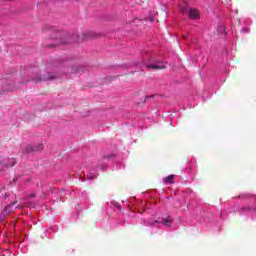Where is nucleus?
I'll use <instances>...</instances> for the list:
<instances>
[{
  "label": "nucleus",
  "instance_id": "obj_1",
  "mask_svg": "<svg viewBox=\"0 0 256 256\" xmlns=\"http://www.w3.org/2000/svg\"><path fill=\"white\" fill-rule=\"evenodd\" d=\"M179 8L182 11V13H187L188 17H190V19H199V11H197L196 9H188L187 8V4H184L183 6H181V4H179Z\"/></svg>",
  "mask_w": 256,
  "mask_h": 256
},
{
  "label": "nucleus",
  "instance_id": "obj_2",
  "mask_svg": "<svg viewBox=\"0 0 256 256\" xmlns=\"http://www.w3.org/2000/svg\"><path fill=\"white\" fill-rule=\"evenodd\" d=\"M16 209L17 206H15V202H13L4 208L2 213L3 215H11V213H13Z\"/></svg>",
  "mask_w": 256,
  "mask_h": 256
},
{
  "label": "nucleus",
  "instance_id": "obj_3",
  "mask_svg": "<svg viewBox=\"0 0 256 256\" xmlns=\"http://www.w3.org/2000/svg\"><path fill=\"white\" fill-rule=\"evenodd\" d=\"M166 64L161 63V64H147L146 67L147 69H165Z\"/></svg>",
  "mask_w": 256,
  "mask_h": 256
},
{
  "label": "nucleus",
  "instance_id": "obj_4",
  "mask_svg": "<svg viewBox=\"0 0 256 256\" xmlns=\"http://www.w3.org/2000/svg\"><path fill=\"white\" fill-rule=\"evenodd\" d=\"M162 225H164V227H171V225H173V219H171L170 216L163 218L161 221Z\"/></svg>",
  "mask_w": 256,
  "mask_h": 256
},
{
  "label": "nucleus",
  "instance_id": "obj_5",
  "mask_svg": "<svg viewBox=\"0 0 256 256\" xmlns=\"http://www.w3.org/2000/svg\"><path fill=\"white\" fill-rule=\"evenodd\" d=\"M65 42V39L63 38H57V43L56 44H53V45H48V47H55L57 45H64Z\"/></svg>",
  "mask_w": 256,
  "mask_h": 256
},
{
  "label": "nucleus",
  "instance_id": "obj_6",
  "mask_svg": "<svg viewBox=\"0 0 256 256\" xmlns=\"http://www.w3.org/2000/svg\"><path fill=\"white\" fill-rule=\"evenodd\" d=\"M55 79V76L49 75L47 78H35V81H51Z\"/></svg>",
  "mask_w": 256,
  "mask_h": 256
},
{
  "label": "nucleus",
  "instance_id": "obj_7",
  "mask_svg": "<svg viewBox=\"0 0 256 256\" xmlns=\"http://www.w3.org/2000/svg\"><path fill=\"white\" fill-rule=\"evenodd\" d=\"M15 163H16L15 159L11 158V159H8V163H5L4 166L7 167V168L8 167H14Z\"/></svg>",
  "mask_w": 256,
  "mask_h": 256
},
{
  "label": "nucleus",
  "instance_id": "obj_8",
  "mask_svg": "<svg viewBox=\"0 0 256 256\" xmlns=\"http://www.w3.org/2000/svg\"><path fill=\"white\" fill-rule=\"evenodd\" d=\"M175 179L174 175H169L164 179L165 183H173V180Z\"/></svg>",
  "mask_w": 256,
  "mask_h": 256
},
{
  "label": "nucleus",
  "instance_id": "obj_9",
  "mask_svg": "<svg viewBox=\"0 0 256 256\" xmlns=\"http://www.w3.org/2000/svg\"><path fill=\"white\" fill-rule=\"evenodd\" d=\"M87 179L91 180V179H95L97 178V174L93 173V172H89V174H87Z\"/></svg>",
  "mask_w": 256,
  "mask_h": 256
},
{
  "label": "nucleus",
  "instance_id": "obj_10",
  "mask_svg": "<svg viewBox=\"0 0 256 256\" xmlns=\"http://www.w3.org/2000/svg\"><path fill=\"white\" fill-rule=\"evenodd\" d=\"M218 33H221L222 35H226L227 32L225 31V26L221 25L218 29Z\"/></svg>",
  "mask_w": 256,
  "mask_h": 256
},
{
  "label": "nucleus",
  "instance_id": "obj_11",
  "mask_svg": "<svg viewBox=\"0 0 256 256\" xmlns=\"http://www.w3.org/2000/svg\"><path fill=\"white\" fill-rule=\"evenodd\" d=\"M31 151H37V148H31V146H29V149H27L26 152L31 153Z\"/></svg>",
  "mask_w": 256,
  "mask_h": 256
},
{
  "label": "nucleus",
  "instance_id": "obj_12",
  "mask_svg": "<svg viewBox=\"0 0 256 256\" xmlns=\"http://www.w3.org/2000/svg\"><path fill=\"white\" fill-rule=\"evenodd\" d=\"M155 223H161V221L156 220V221H154V222H151L150 225H155Z\"/></svg>",
  "mask_w": 256,
  "mask_h": 256
},
{
  "label": "nucleus",
  "instance_id": "obj_13",
  "mask_svg": "<svg viewBox=\"0 0 256 256\" xmlns=\"http://www.w3.org/2000/svg\"><path fill=\"white\" fill-rule=\"evenodd\" d=\"M31 197H35V194H31Z\"/></svg>",
  "mask_w": 256,
  "mask_h": 256
}]
</instances>
